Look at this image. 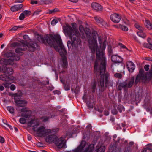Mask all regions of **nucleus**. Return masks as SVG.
Returning <instances> with one entry per match:
<instances>
[{
	"label": "nucleus",
	"mask_w": 152,
	"mask_h": 152,
	"mask_svg": "<svg viewBox=\"0 0 152 152\" xmlns=\"http://www.w3.org/2000/svg\"><path fill=\"white\" fill-rule=\"evenodd\" d=\"M96 53L97 60L95 61L94 70L95 72H99L100 75V85L101 87H104L105 79V87H107L109 86H112L113 81H110L108 73H105L106 61L104 54L103 53H101L99 50H96Z\"/></svg>",
	"instance_id": "f257e3e1"
},
{
	"label": "nucleus",
	"mask_w": 152,
	"mask_h": 152,
	"mask_svg": "<svg viewBox=\"0 0 152 152\" xmlns=\"http://www.w3.org/2000/svg\"><path fill=\"white\" fill-rule=\"evenodd\" d=\"M38 40L45 45H48L51 47H53L57 51H58L61 57H66V50L62 44L60 36L58 35L50 34L44 37H38Z\"/></svg>",
	"instance_id": "f03ea898"
},
{
	"label": "nucleus",
	"mask_w": 152,
	"mask_h": 152,
	"mask_svg": "<svg viewBox=\"0 0 152 152\" xmlns=\"http://www.w3.org/2000/svg\"><path fill=\"white\" fill-rule=\"evenodd\" d=\"M66 36L69 37L71 40V41H68L67 42V45L69 49L71 47L73 49H75L78 45L81 43L80 34L79 33L71 34V36L67 34Z\"/></svg>",
	"instance_id": "7ed1b4c3"
},
{
	"label": "nucleus",
	"mask_w": 152,
	"mask_h": 152,
	"mask_svg": "<svg viewBox=\"0 0 152 152\" xmlns=\"http://www.w3.org/2000/svg\"><path fill=\"white\" fill-rule=\"evenodd\" d=\"M57 136L55 135H50L46 137V142L49 143H54L55 141V144L59 148H66V142L63 137H61L57 139Z\"/></svg>",
	"instance_id": "20e7f679"
},
{
	"label": "nucleus",
	"mask_w": 152,
	"mask_h": 152,
	"mask_svg": "<svg viewBox=\"0 0 152 152\" xmlns=\"http://www.w3.org/2000/svg\"><path fill=\"white\" fill-rule=\"evenodd\" d=\"M71 25L72 27L68 24H66V26H63L64 33L66 36L67 34H69L71 36V34L79 33L78 31L76 23H72Z\"/></svg>",
	"instance_id": "39448f33"
},
{
	"label": "nucleus",
	"mask_w": 152,
	"mask_h": 152,
	"mask_svg": "<svg viewBox=\"0 0 152 152\" xmlns=\"http://www.w3.org/2000/svg\"><path fill=\"white\" fill-rule=\"evenodd\" d=\"M22 93L21 91L15 94L14 95L15 102L16 105L21 107L25 106L27 103V102L25 100H20V97L22 96Z\"/></svg>",
	"instance_id": "423d86ee"
},
{
	"label": "nucleus",
	"mask_w": 152,
	"mask_h": 152,
	"mask_svg": "<svg viewBox=\"0 0 152 152\" xmlns=\"http://www.w3.org/2000/svg\"><path fill=\"white\" fill-rule=\"evenodd\" d=\"M35 129V130L34 131L37 132L38 135L40 137L48 135L51 132L50 129H45L43 126H41L38 128L37 127Z\"/></svg>",
	"instance_id": "0eeeda50"
},
{
	"label": "nucleus",
	"mask_w": 152,
	"mask_h": 152,
	"mask_svg": "<svg viewBox=\"0 0 152 152\" xmlns=\"http://www.w3.org/2000/svg\"><path fill=\"white\" fill-rule=\"evenodd\" d=\"M88 42L89 44V47L92 53H94L97 47L96 39L93 37L92 40L91 41L88 40Z\"/></svg>",
	"instance_id": "6e6552de"
},
{
	"label": "nucleus",
	"mask_w": 152,
	"mask_h": 152,
	"mask_svg": "<svg viewBox=\"0 0 152 152\" xmlns=\"http://www.w3.org/2000/svg\"><path fill=\"white\" fill-rule=\"evenodd\" d=\"M144 70L142 68L139 69V73L137 76L134 83L136 85H137L141 79L143 80H145Z\"/></svg>",
	"instance_id": "1a4fd4ad"
},
{
	"label": "nucleus",
	"mask_w": 152,
	"mask_h": 152,
	"mask_svg": "<svg viewBox=\"0 0 152 152\" xmlns=\"http://www.w3.org/2000/svg\"><path fill=\"white\" fill-rule=\"evenodd\" d=\"M40 123L39 120L38 118L31 119L27 124L28 126L29 127H32L33 130H35V129L39 125Z\"/></svg>",
	"instance_id": "9d476101"
},
{
	"label": "nucleus",
	"mask_w": 152,
	"mask_h": 152,
	"mask_svg": "<svg viewBox=\"0 0 152 152\" xmlns=\"http://www.w3.org/2000/svg\"><path fill=\"white\" fill-rule=\"evenodd\" d=\"M0 72H2L4 73L7 75L9 76H11V75L13 73V69L11 68H9L7 66H3L2 68L0 67Z\"/></svg>",
	"instance_id": "9b49d317"
},
{
	"label": "nucleus",
	"mask_w": 152,
	"mask_h": 152,
	"mask_svg": "<svg viewBox=\"0 0 152 152\" xmlns=\"http://www.w3.org/2000/svg\"><path fill=\"white\" fill-rule=\"evenodd\" d=\"M110 19L111 21L115 23H118L121 20L120 15L117 13H114L110 15Z\"/></svg>",
	"instance_id": "f8f14e48"
},
{
	"label": "nucleus",
	"mask_w": 152,
	"mask_h": 152,
	"mask_svg": "<svg viewBox=\"0 0 152 152\" xmlns=\"http://www.w3.org/2000/svg\"><path fill=\"white\" fill-rule=\"evenodd\" d=\"M96 23L98 24L104 26H107V23L105 22L104 20L101 17L98 16H96L94 17Z\"/></svg>",
	"instance_id": "ddd939ff"
},
{
	"label": "nucleus",
	"mask_w": 152,
	"mask_h": 152,
	"mask_svg": "<svg viewBox=\"0 0 152 152\" xmlns=\"http://www.w3.org/2000/svg\"><path fill=\"white\" fill-rule=\"evenodd\" d=\"M91 6L92 8L96 12L101 11L103 10L102 6L97 3L93 2L92 3Z\"/></svg>",
	"instance_id": "4468645a"
},
{
	"label": "nucleus",
	"mask_w": 152,
	"mask_h": 152,
	"mask_svg": "<svg viewBox=\"0 0 152 152\" xmlns=\"http://www.w3.org/2000/svg\"><path fill=\"white\" fill-rule=\"evenodd\" d=\"M20 58V57L18 56L14 55L12 58H9L7 60V64L10 65H12L13 64V62L18 61Z\"/></svg>",
	"instance_id": "2eb2a0df"
},
{
	"label": "nucleus",
	"mask_w": 152,
	"mask_h": 152,
	"mask_svg": "<svg viewBox=\"0 0 152 152\" xmlns=\"http://www.w3.org/2000/svg\"><path fill=\"white\" fill-rule=\"evenodd\" d=\"M23 46L21 47L15 49V51L16 53L20 54V55H23V53L22 52L23 51L26 50L27 49V45L26 44L24 43L23 44Z\"/></svg>",
	"instance_id": "dca6fc26"
},
{
	"label": "nucleus",
	"mask_w": 152,
	"mask_h": 152,
	"mask_svg": "<svg viewBox=\"0 0 152 152\" xmlns=\"http://www.w3.org/2000/svg\"><path fill=\"white\" fill-rule=\"evenodd\" d=\"M111 60L115 63H120L123 61L122 58L121 57L116 55H112L111 57Z\"/></svg>",
	"instance_id": "f3484780"
},
{
	"label": "nucleus",
	"mask_w": 152,
	"mask_h": 152,
	"mask_svg": "<svg viewBox=\"0 0 152 152\" xmlns=\"http://www.w3.org/2000/svg\"><path fill=\"white\" fill-rule=\"evenodd\" d=\"M126 65L129 71L130 72H133L135 69V66L133 63L128 61L126 63Z\"/></svg>",
	"instance_id": "a211bd4d"
},
{
	"label": "nucleus",
	"mask_w": 152,
	"mask_h": 152,
	"mask_svg": "<svg viewBox=\"0 0 152 152\" xmlns=\"http://www.w3.org/2000/svg\"><path fill=\"white\" fill-rule=\"evenodd\" d=\"M135 77H132L129 80H125L126 84V88H131L133 86L134 83Z\"/></svg>",
	"instance_id": "6ab92c4d"
},
{
	"label": "nucleus",
	"mask_w": 152,
	"mask_h": 152,
	"mask_svg": "<svg viewBox=\"0 0 152 152\" xmlns=\"http://www.w3.org/2000/svg\"><path fill=\"white\" fill-rule=\"evenodd\" d=\"M83 99V100L84 102L86 103L87 106L88 108H93V103L91 102V99H89L88 100L86 97L85 95H84L82 97Z\"/></svg>",
	"instance_id": "aec40b11"
},
{
	"label": "nucleus",
	"mask_w": 152,
	"mask_h": 152,
	"mask_svg": "<svg viewBox=\"0 0 152 152\" xmlns=\"http://www.w3.org/2000/svg\"><path fill=\"white\" fill-rule=\"evenodd\" d=\"M27 45V47L31 49V50L30 49V50L32 51H34L35 49H38L39 48L38 44L34 42H31L28 45L29 46Z\"/></svg>",
	"instance_id": "412c9836"
},
{
	"label": "nucleus",
	"mask_w": 152,
	"mask_h": 152,
	"mask_svg": "<svg viewBox=\"0 0 152 152\" xmlns=\"http://www.w3.org/2000/svg\"><path fill=\"white\" fill-rule=\"evenodd\" d=\"M12 77L9 76L5 73L0 75V80L3 81H9L10 80L12 79Z\"/></svg>",
	"instance_id": "4be33fe9"
},
{
	"label": "nucleus",
	"mask_w": 152,
	"mask_h": 152,
	"mask_svg": "<svg viewBox=\"0 0 152 152\" xmlns=\"http://www.w3.org/2000/svg\"><path fill=\"white\" fill-rule=\"evenodd\" d=\"M23 6L22 4L15 5L12 7L10 9L12 12H15L21 9Z\"/></svg>",
	"instance_id": "5701e85b"
},
{
	"label": "nucleus",
	"mask_w": 152,
	"mask_h": 152,
	"mask_svg": "<svg viewBox=\"0 0 152 152\" xmlns=\"http://www.w3.org/2000/svg\"><path fill=\"white\" fill-rule=\"evenodd\" d=\"M126 83L125 81H124L120 83L117 88V89L119 91L121 90L123 88L124 89H126Z\"/></svg>",
	"instance_id": "b1692460"
},
{
	"label": "nucleus",
	"mask_w": 152,
	"mask_h": 152,
	"mask_svg": "<svg viewBox=\"0 0 152 152\" xmlns=\"http://www.w3.org/2000/svg\"><path fill=\"white\" fill-rule=\"evenodd\" d=\"M85 145H82V143L76 149L72 150V152H82L83 150V148L85 147Z\"/></svg>",
	"instance_id": "393cba45"
},
{
	"label": "nucleus",
	"mask_w": 152,
	"mask_h": 152,
	"mask_svg": "<svg viewBox=\"0 0 152 152\" xmlns=\"http://www.w3.org/2000/svg\"><path fill=\"white\" fill-rule=\"evenodd\" d=\"M61 58L63 62L62 66L64 69L66 68L68 65V62L66 58V57H61Z\"/></svg>",
	"instance_id": "a878e982"
},
{
	"label": "nucleus",
	"mask_w": 152,
	"mask_h": 152,
	"mask_svg": "<svg viewBox=\"0 0 152 152\" xmlns=\"http://www.w3.org/2000/svg\"><path fill=\"white\" fill-rule=\"evenodd\" d=\"M105 150L104 146H101L99 147V145H97L96 146L95 152H104Z\"/></svg>",
	"instance_id": "bb28decb"
},
{
	"label": "nucleus",
	"mask_w": 152,
	"mask_h": 152,
	"mask_svg": "<svg viewBox=\"0 0 152 152\" xmlns=\"http://www.w3.org/2000/svg\"><path fill=\"white\" fill-rule=\"evenodd\" d=\"M144 24L149 29H152V22L151 23L149 21L145 20L144 22Z\"/></svg>",
	"instance_id": "cd10ccee"
},
{
	"label": "nucleus",
	"mask_w": 152,
	"mask_h": 152,
	"mask_svg": "<svg viewBox=\"0 0 152 152\" xmlns=\"http://www.w3.org/2000/svg\"><path fill=\"white\" fill-rule=\"evenodd\" d=\"M145 80H147L148 81L152 80V73H150V72L147 73V75H144Z\"/></svg>",
	"instance_id": "c85d7f7f"
},
{
	"label": "nucleus",
	"mask_w": 152,
	"mask_h": 152,
	"mask_svg": "<svg viewBox=\"0 0 152 152\" xmlns=\"http://www.w3.org/2000/svg\"><path fill=\"white\" fill-rule=\"evenodd\" d=\"M51 3V1L49 0H40L38 2L39 5L48 4Z\"/></svg>",
	"instance_id": "c756f323"
},
{
	"label": "nucleus",
	"mask_w": 152,
	"mask_h": 152,
	"mask_svg": "<svg viewBox=\"0 0 152 152\" xmlns=\"http://www.w3.org/2000/svg\"><path fill=\"white\" fill-rule=\"evenodd\" d=\"M96 86V81H94L93 83L91 84V89L92 90V92L94 93L95 92Z\"/></svg>",
	"instance_id": "7c9ffc66"
},
{
	"label": "nucleus",
	"mask_w": 152,
	"mask_h": 152,
	"mask_svg": "<svg viewBox=\"0 0 152 152\" xmlns=\"http://www.w3.org/2000/svg\"><path fill=\"white\" fill-rule=\"evenodd\" d=\"M137 34L138 36L143 38H144L146 37L145 34L143 32V31L138 32Z\"/></svg>",
	"instance_id": "2f4dec72"
},
{
	"label": "nucleus",
	"mask_w": 152,
	"mask_h": 152,
	"mask_svg": "<svg viewBox=\"0 0 152 152\" xmlns=\"http://www.w3.org/2000/svg\"><path fill=\"white\" fill-rule=\"evenodd\" d=\"M118 27L121 29L122 30L124 31H128V30L127 27L121 24H119L118 25Z\"/></svg>",
	"instance_id": "473e14b6"
},
{
	"label": "nucleus",
	"mask_w": 152,
	"mask_h": 152,
	"mask_svg": "<svg viewBox=\"0 0 152 152\" xmlns=\"http://www.w3.org/2000/svg\"><path fill=\"white\" fill-rule=\"evenodd\" d=\"M143 46L146 48H148L152 50V44L149 43H144L143 44Z\"/></svg>",
	"instance_id": "72a5a7b5"
},
{
	"label": "nucleus",
	"mask_w": 152,
	"mask_h": 152,
	"mask_svg": "<svg viewBox=\"0 0 152 152\" xmlns=\"http://www.w3.org/2000/svg\"><path fill=\"white\" fill-rule=\"evenodd\" d=\"M134 26L137 29L140 31H143L144 30V29L138 23L135 24Z\"/></svg>",
	"instance_id": "f704fd0d"
},
{
	"label": "nucleus",
	"mask_w": 152,
	"mask_h": 152,
	"mask_svg": "<svg viewBox=\"0 0 152 152\" xmlns=\"http://www.w3.org/2000/svg\"><path fill=\"white\" fill-rule=\"evenodd\" d=\"M7 110L9 111L10 113L12 114H13L14 113V109L12 107L9 106L7 107Z\"/></svg>",
	"instance_id": "c9c22d12"
},
{
	"label": "nucleus",
	"mask_w": 152,
	"mask_h": 152,
	"mask_svg": "<svg viewBox=\"0 0 152 152\" xmlns=\"http://www.w3.org/2000/svg\"><path fill=\"white\" fill-rule=\"evenodd\" d=\"M15 54L14 53H12L10 52H7L5 53L6 56L7 58H12V57H13L14 55Z\"/></svg>",
	"instance_id": "e433bc0d"
},
{
	"label": "nucleus",
	"mask_w": 152,
	"mask_h": 152,
	"mask_svg": "<svg viewBox=\"0 0 152 152\" xmlns=\"http://www.w3.org/2000/svg\"><path fill=\"white\" fill-rule=\"evenodd\" d=\"M49 117L46 116H43L40 118V119L42 120V121L43 122H46L48 121L50 118Z\"/></svg>",
	"instance_id": "4c0bfd02"
},
{
	"label": "nucleus",
	"mask_w": 152,
	"mask_h": 152,
	"mask_svg": "<svg viewBox=\"0 0 152 152\" xmlns=\"http://www.w3.org/2000/svg\"><path fill=\"white\" fill-rule=\"evenodd\" d=\"M59 11V10L58 8H55L54 10H49V13L50 14H53Z\"/></svg>",
	"instance_id": "58836bf2"
},
{
	"label": "nucleus",
	"mask_w": 152,
	"mask_h": 152,
	"mask_svg": "<svg viewBox=\"0 0 152 152\" xmlns=\"http://www.w3.org/2000/svg\"><path fill=\"white\" fill-rule=\"evenodd\" d=\"M115 77L119 79L121 78L122 77V75L120 73H116L114 75Z\"/></svg>",
	"instance_id": "ea45409f"
},
{
	"label": "nucleus",
	"mask_w": 152,
	"mask_h": 152,
	"mask_svg": "<svg viewBox=\"0 0 152 152\" xmlns=\"http://www.w3.org/2000/svg\"><path fill=\"white\" fill-rule=\"evenodd\" d=\"M24 14L25 15L27 16H28L31 15V12L30 11L28 10H26L24 11L23 12Z\"/></svg>",
	"instance_id": "a19ab883"
},
{
	"label": "nucleus",
	"mask_w": 152,
	"mask_h": 152,
	"mask_svg": "<svg viewBox=\"0 0 152 152\" xmlns=\"http://www.w3.org/2000/svg\"><path fill=\"white\" fill-rule=\"evenodd\" d=\"M12 47L21 46V44L18 42H13L12 44Z\"/></svg>",
	"instance_id": "79ce46f5"
},
{
	"label": "nucleus",
	"mask_w": 152,
	"mask_h": 152,
	"mask_svg": "<svg viewBox=\"0 0 152 152\" xmlns=\"http://www.w3.org/2000/svg\"><path fill=\"white\" fill-rule=\"evenodd\" d=\"M117 109L120 113H121L123 110L124 111V109L122 106H119L117 107Z\"/></svg>",
	"instance_id": "37998d69"
},
{
	"label": "nucleus",
	"mask_w": 152,
	"mask_h": 152,
	"mask_svg": "<svg viewBox=\"0 0 152 152\" xmlns=\"http://www.w3.org/2000/svg\"><path fill=\"white\" fill-rule=\"evenodd\" d=\"M25 18V15L23 13H21L19 17V19L20 20H23Z\"/></svg>",
	"instance_id": "c03bdc74"
},
{
	"label": "nucleus",
	"mask_w": 152,
	"mask_h": 152,
	"mask_svg": "<svg viewBox=\"0 0 152 152\" xmlns=\"http://www.w3.org/2000/svg\"><path fill=\"white\" fill-rule=\"evenodd\" d=\"M19 122L20 123L24 124L26 122V120L23 118H21L19 119Z\"/></svg>",
	"instance_id": "a18cd8bd"
},
{
	"label": "nucleus",
	"mask_w": 152,
	"mask_h": 152,
	"mask_svg": "<svg viewBox=\"0 0 152 152\" xmlns=\"http://www.w3.org/2000/svg\"><path fill=\"white\" fill-rule=\"evenodd\" d=\"M141 152H152V149L147 148L144 149Z\"/></svg>",
	"instance_id": "49530a36"
},
{
	"label": "nucleus",
	"mask_w": 152,
	"mask_h": 152,
	"mask_svg": "<svg viewBox=\"0 0 152 152\" xmlns=\"http://www.w3.org/2000/svg\"><path fill=\"white\" fill-rule=\"evenodd\" d=\"M58 22V20L56 19H53L51 22V24L52 25L54 26Z\"/></svg>",
	"instance_id": "de8ad7c7"
},
{
	"label": "nucleus",
	"mask_w": 152,
	"mask_h": 152,
	"mask_svg": "<svg viewBox=\"0 0 152 152\" xmlns=\"http://www.w3.org/2000/svg\"><path fill=\"white\" fill-rule=\"evenodd\" d=\"M64 87L65 90L68 91L70 90V86L69 84H65L64 85Z\"/></svg>",
	"instance_id": "09e8293b"
},
{
	"label": "nucleus",
	"mask_w": 152,
	"mask_h": 152,
	"mask_svg": "<svg viewBox=\"0 0 152 152\" xmlns=\"http://www.w3.org/2000/svg\"><path fill=\"white\" fill-rule=\"evenodd\" d=\"M10 84V83H3V85L5 88H9Z\"/></svg>",
	"instance_id": "8fccbe9b"
},
{
	"label": "nucleus",
	"mask_w": 152,
	"mask_h": 152,
	"mask_svg": "<svg viewBox=\"0 0 152 152\" xmlns=\"http://www.w3.org/2000/svg\"><path fill=\"white\" fill-rule=\"evenodd\" d=\"M150 66L148 64H146L145 65L144 68L146 71H148L149 69Z\"/></svg>",
	"instance_id": "3c124183"
},
{
	"label": "nucleus",
	"mask_w": 152,
	"mask_h": 152,
	"mask_svg": "<svg viewBox=\"0 0 152 152\" xmlns=\"http://www.w3.org/2000/svg\"><path fill=\"white\" fill-rule=\"evenodd\" d=\"M118 45L120 46V47L123 49H126L127 50H128L127 48L126 47L122 44L121 43H118Z\"/></svg>",
	"instance_id": "603ef678"
},
{
	"label": "nucleus",
	"mask_w": 152,
	"mask_h": 152,
	"mask_svg": "<svg viewBox=\"0 0 152 152\" xmlns=\"http://www.w3.org/2000/svg\"><path fill=\"white\" fill-rule=\"evenodd\" d=\"M22 116L26 118H29L30 117V115L25 113H22Z\"/></svg>",
	"instance_id": "864d4df0"
},
{
	"label": "nucleus",
	"mask_w": 152,
	"mask_h": 152,
	"mask_svg": "<svg viewBox=\"0 0 152 152\" xmlns=\"http://www.w3.org/2000/svg\"><path fill=\"white\" fill-rule=\"evenodd\" d=\"M108 52L110 55L112 53L113 51L111 47H108Z\"/></svg>",
	"instance_id": "5fc2aeb1"
},
{
	"label": "nucleus",
	"mask_w": 152,
	"mask_h": 152,
	"mask_svg": "<svg viewBox=\"0 0 152 152\" xmlns=\"http://www.w3.org/2000/svg\"><path fill=\"white\" fill-rule=\"evenodd\" d=\"M112 113L113 114L116 115L118 111L116 109H114L112 110Z\"/></svg>",
	"instance_id": "6e6d98bb"
},
{
	"label": "nucleus",
	"mask_w": 152,
	"mask_h": 152,
	"mask_svg": "<svg viewBox=\"0 0 152 152\" xmlns=\"http://www.w3.org/2000/svg\"><path fill=\"white\" fill-rule=\"evenodd\" d=\"M79 29L81 32H83L84 31V28L82 25H80L79 27Z\"/></svg>",
	"instance_id": "4d7b16f0"
},
{
	"label": "nucleus",
	"mask_w": 152,
	"mask_h": 152,
	"mask_svg": "<svg viewBox=\"0 0 152 152\" xmlns=\"http://www.w3.org/2000/svg\"><path fill=\"white\" fill-rule=\"evenodd\" d=\"M18 28V27L17 26H15L13 27L10 30V31H16Z\"/></svg>",
	"instance_id": "13d9d810"
},
{
	"label": "nucleus",
	"mask_w": 152,
	"mask_h": 152,
	"mask_svg": "<svg viewBox=\"0 0 152 152\" xmlns=\"http://www.w3.org/2000/svg\"><path fill=\"white\" fill-rule=\"evenodd\" d=\"M38 3V1H37L34 0H31V4H37Z\"/></svg>",
	"instance_id": "bf43d9fd"
},
{
	"label": "nucleus",
	"mask_w": 152,
	"mask_h": 152,
	"mask_svg": "<svg viewBox=\"0 0 152 152\" xmlns=\"http://www.w3.org/2000/svg\"><path fill=\"white\" fill-rule=\"evenodd\" d=\"M4 138L1 136H0V142L2 143L4 142Z\"/></svg>",
	"instance_id": "052dcab7"
},
{
	"label": "nucleus",
	"mask_w": 152,
	"mask_h": 152,
	"mask_svg": "<svg viewBox=\"0 0 152 152\" xmlns=\"http://www.w3.org/2000/svg\"><path fill=\"white\" fill-rule=\"evenodd\" d=\"M10 88L11 90L13 91L15 89V86L14 85L12 84Z\"/></svg>",
	"instance_id": "680f3d73"
},
{
	"label": "nucleus",
	"mask_w": 152,
	"mask_h": 152,
	"mask_svg": "<svg viewBox=\"0 0 152 152\" xmlns=\"http://www.w3.org/2000/svg\"><path fill=\"white\" fill-rule=\"evenodd\" d=\"M104 114L105 115L107 116L109 114V111L108 110H105L104 112Z\"/></svg>",
	"instance_id": "e2e57ef3"
},
{
	"label": "nucleus",
	"mask_w": 152,
	"mask_h": 152,
	"mask_svg": "<svg viewBox=\"0 0 152 152\" xmlns=\"http://www.w3.org/2000/svg\"><path fill=\"white\" fill-rule=\"evenodd\" d=\"M27 111H28L27 110L26 108H23L21 110V112H27Z\"/></svg>",
	"instance_id": "0e129e2a"
},
{
	"label": "nucleus",
	"mask_w": 152,
	"mask_h": 152,
	"mask_svg": "<svg viewBox=\"0 0 152 152\" xmlns=\"http://www.w3.org/2000/svg\"><path fill=\"white\" fill-rule=\"evenodd\" d=\"M24 0H15V3H22Z\"/></svg>",
	"instance_id": "69168bd1"
},
{
	"label": "nucleus",
	"mask_w": 152,
	"mask_h": 152,
	"mask_svg": "<svg viewBox=\"0 0 152 152\" xmlns=\"http://www.w3.org/2000/svg\"><path fill=\"white\" fill-rule=\"evenodd\" d=\"M145 59L146 60L150 61H152V58L146 57Z\"/></svg>",
	"instance_id": "338daca9"
},
{
	"label": "nucleus",
	"mask_w": 152,
	"mask_h": 152,
	"mask_svg": "<svg viewBox=\"0 0 152 152\" xmlns=\"http://www.w3.org/2000/svg\"><path fill=\"white\" fill-rule=\"evenodd\" d=\"M42 144V143L41 142H38L37 144V145L38 147H41L42 146L41 145Z\"/></svg>",
	"instance_id": "774afa93"
}]
</instances>
